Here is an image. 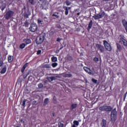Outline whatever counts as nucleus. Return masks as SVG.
I'll list each match as a JSON object with an SVG mask.
<instances>
[{
    "instance_id": "nucleus-1",
    "label": "nucleus",
    "mask_w": 127,
    "mask_h": 127,
    "mask_svg": "<svg viewBox=\"0 0 127 127\" xmlns=\"http://www.w3.org/2000/svg\"><path fill=\"white\" fill-rule=\"evenodd\" d=\"M45 37H46L45 33H42L40 34L36 39V44L38 45H39V44H42V43H43V41H44V40L45 39Z\"/></svg>"
},
{
    "instance_id": "nucleus-2",
    "label": "nucleus",
    "mask_w": 127,
    "mask_h": 127,
    "mask_svg": "<svg viewBox=\"0 0 127 127\" xmlns=\"http://www.w3.org/2000/svg\"><path fill=\"white\" fill-rule=\"evenodd\" d=\"M118 119V112L117 108H114L111 113V120L112 123H115Z\"/></svg>"
},
{
    "instance_id": "nucleus-3",
    "label": "nucleus",
    "mask_w": 127,
    "mask_h": 127,
    "mask_svg": "<svg viewBox=\"0 0 127 127\" xmlns=\"http://www.w3.org/2000/svg\"><path fill=\"white\" fill-rule=\"evenodd\" d=\"M13 14H14V12L9 10L8 11L5 12V14L4 15V17L5 19L8 20V19H10V18L13 16Z\"/></svg>"
},
{
    "instance_id": "nucleus-4",
    "label": "nucleus",
    "mask_w": 127,
    "mask_h": 127,
    "mask_svg": "<svg viewBox=\"0 0 127 127\" xmlns=\"http://www.w3.org/2000/svg\"><path fill=\"white\" fill-rule=\"evenodd\" d=\"M112 110L111 106H102L99 108V110L101 112H111Z\"/></svg>"
},
{
    "instance_id": "nucleus-5",
    "label": "nucleus",
    "mask_w": 127,
    "mask_h": 127,
    "mask_svg": "<svg viewBox=\"0 0 127 127\" xmlns=\"http://www.w3.org/2000/svg\"><path fill=\"white\" fill-rule=\"evenodd\" d=\"M103 44L104 45L105 48L107 50V51H112V46L110 43H108V42L106 40L103 41Z\"/></svg>"
},
{
    "instance_id": "nucleus-6",
    "label": "nucleus",
    "mask_w": 127,
    "mask_h": 127,
    "mask_svg": "<svg viewBox=\"0 0 127 127\" xmlns=\"http://www.w3.org/2000/svg\"><path fill=\"white\" fill-rule=\"evenodd\" d=\"M96 47L98 51H100V53H104V52H105V50L104 46H102L101 44H97L96 45Z\"/></svg>"
},
{
    "instance_id": "nucleus-7",
    "label": "nucleus",
    "mask_w": 127,
    "mask_h": 127,
    "mask_svg": "<svg viewBox=\"0 0 127 127\" xmlns=\"http://www.w3.org/2000/svg\"><path fill=\"white\" fill-rule=\"evenodd\" d=\"M38 27H37V25L36 24H32L29 28L30 31L31 32H35V31H37Z\"/></svg>"
},
{
    "instance_id": "nucleus-8",
    "label": "nucleus",
    "mask_w": 127,
    "mask_h": 127,
    "mask_svg": "<svg viewBox=\"0 0 127 127\" xmlns=\"http://www.w3.org/2000/svg\"><path fill=\"white\" fill-rule=\"evenodd\" d=\"M105 12H102V13H99L94 16V18L95 19H100V18H103L105 16Z\"/></svg>"
},
{
    "instance_id": "nucleus-9",
    "label": "nucleus",
    "mask_w": 127,
    "mask_h": 127,
    "mask_svg": "<svg viewBox=\"0 0 127 127\" xmlns=\"http://www.w3.org/2000/svg\"><path fill=\"white\" fill-rule=\"evenodd\" d=\"M120 43H123V45L124 46H127V40L125 39L123 37H121L120 39Z\"/></svg>"
},
{
    "instance_id": "nucleus-10",
    "label": "nucleus",
    "mask_w": 127,
    "mask_h": 127,
    "mask_svg": "<svg viewBox=\"0 0 127 127\" xmlns=\"http://www.w3.org/2000/svg\"><path fill=\"white\" fill-rule=\"evenodd\" d=\"M64 9H65V15H68L69 14V9H71V8L70 7H67V6H64L63 7Z\"/></svg>"
},
{
    "instance_id": "nucleus-11",
    "label": "nucleus",
    "mask_w": 127,
    "mask_h": 127,
    "mask_svg": "<svg viewBox=\"0 0 127 127\" xmlns=\"http://www.w3.org/2000/svg\"><path fill=\"white\" fill-rule=\"evenodd\" d=\"M47 79L49 82H52V81L56 80V77L55 76H48Z\"/></svg>"
},
{
    "instance_id": "nucleus-12",
    "label": "nucleus",
    "mask_w": 127,
    "mask_h": 127,
    "mask_svg": "<svg viewBox=\"0 0 127 127\" xmlns=\"http://www.w3.org/2000/svg\"><path fill=\"white\" fill-rule=\"evenodd\" d=\"M7 60L8 63H11L13 61V56L9 55L7 57Z\"/></svg>"
},
{
    "instance_id": "nucleus-13",
    "label": "nucleus",
    "mask_w": 127,
    "mask_h": 127,
    "mask_svg": "<svg viewBox=\"0 0 127 127\" xmlns=\"http://www.w3.org/2000/svg\"><path fill=\"white\" fill-rule=\"evenodd\" d=\"M117 45V52H121V51H122V50L123 49V48H122V46H121V45H120V44L117 43L116 44Z\"/></svg>"
},
{
    "instance_id": "nucleus-14",
    "label": "nucleus",
    "mask_w": 127,
    "mask_h": 127,
    "mask_svg": "<svg viewBox=\"0 0 127 127\" xmlns=\"http://www.w3.org/2000/svg\"><path fill=\"white\" fill-rule=\"evenodd\" d=\"M78 107V104L77 103H73L71 105L70 107V110H74Z\"/></svg>"
},
{
    "instance_id": "nucleus-15",
    "label": "nucleus",
    "mask_w": 127,
    "mask_h": 127,
    "mask_svg": "<svg viewBox=\"0 0 127 127\" xmlns=\"http://www.w3.org/2000/svg\"><path fill=\"white\" fill-rule=\"evenodd\" d=\"M27 65H28V63H26L25 64L23 65V67L21 69V73H23L24 72V70L26 69V67H27Z\"/></svg>"
},
{
    "instance_id": "nucleus-16",
    "label": "nucleus",
    "mask_w": 127,
    "mask_h": 127,
    "mask_svg": "<svg viewBox=\"0 0 127 127\" xmlns=\"http://www.w3.org/2000/svg\"><path fill=\"white\" fill-rule=\"evenodd\" d=\"M24 42L26 45H28V44H30L31 43V40H30V39H26L24 40Z\"/></svg>"
},
{
    "instance_id": "nucleus-17",
    "label": "nucleus",
    "mask_w": 127,
    "mask_h": 127,
    "mask_svg": "<svg viewBox=\"0 0 127 127\" xmlns=\"http://www.w3.org/2000/svg\"><path fill=\"white\" fill-rule=\"evenodd\" d=\"M93 26V20H90V22L88 24V26L87 27V30H90L92 27Z\"/></svg>"
},
{
    "instance_id": "nucleus-18",
    "label": "nucleus",
    "mask_w": 127,
    "mask_h": 127,
    "mask_svg": "<svg viewBox=\"0 0 127 127\" xmlns=\"http://www.w3.org/2000/svg\"><path fill=\"white\" fill-rule=\"evenodd\" d=\"M63 76L64 78H71L72 75L71 73H64Z\"/></svg>"
},
{
    "instance_id": "nucleus-19",
    "label": "nucleus",
    "mask_w": 127,
    "mask_h": 127,
    "mask_svg": "<svg viewBox=\"0 0 127 127\" xmlns=\"http://www.w3.org/2000/svg\"><path fill=\"white\" fill-rule=\"evenodd\" d=\"M101 125L102 127H106L107 126V121L106 120L103 119Z\"/></svg>"
},
{
    "instance_id": "nucleus-20",
    "label": "nucleus",
    "mask_w": 127,
    "mask_h": 127,
    "mask_svg": "<svg viewBox=\"0 0 127 127\" xmlns=\"http://www.w3.org/2000/svg\"><path fill=\"white\" fill-rule=\"evenodd\" d=\"M49 103V99L45 98L44 101V106H47Z\"/></svg>"
},
{
    "instance_id": "nucleus-21",
    "label": "nucleus",
    "mask_w": 127,
    "mask_h": 127,
    "mask_svg": "<svg viewBox=\"0 0 127 127\" xmlns=\"http://www.w3.org/2000/svg\"><path fill=\"white\" fill-rule=\"evenodd\" d=\"M66 60H67V61H72L73 60V57L69 55H67L66 56Z\"/></svg>"
},
{
    "instance_id": "nucleus-22",
    "label": "nucleus",
    "mask_w": 127,
    "mask_h": 127,
    "mask_svg": "<svg viewBox=\"0 0 127 127\" xmlns=\"http://www.w3.org/2000/svg\"><path fill=\"white\" fill-rule=\"evenodd\" d=\"M122 24L123 25V26L125 27H127V21H126V19H123L122 20Z\"/></svg>"
},
{
    "instance_id": "nucleus-23",
    "label": "nucleus",
    "mask_w": 127,
    "mask_h": 127,
    "mask_svg": "<svg viewBox=\"0 0 127 127\" xmlns=\"http://www.w3.org/2000/svg\"><path fill=\"white\" fill-rule=\"evenodd\" d=\"M43 20L41 19V18H39L38 19V24H39L40 25H42L43 24Z\"/></svg>"
},
{
    "instance_id": "nucleus-24",
    "label": "nucleus",
    "mask_w": 127,
    "mask_h": 127,
    "mask_svg": "<svg viewBox=\"0 0 127 127\" xmlns=\"http://www.w3.org/2000/svg\"><path fill=\"white\" fill-rule=\"evenodd\" d=\"M25 46H26V45L24 43H22L19 45V48L20 49H24V48H25Z\"/></svg>"
},
{
    "instance_id": "nucleus-25",
    "label": "nucleus",
    "mask_w": 127,
    "mask_h": 127,
    "mask_svg": "<svg viewBox=\"0 0 127 127\" xmlns=\"http://www.w3.org/2000/svg\"><path fill=\"white\" fill-rule=\"evenodd\" d=\"M6 72V66H5L4 67H3L1 70V74H4Z\"/></svg>"
},
{
    "instance_id": "nucleus-26",
    "label": "nucleus",
    "mask_w": 127,
    "mask_h": 127,
    "mask_svg": "<svg viewBox=\"0 0 127 127\" xmlns=\"http://www.w3.org/2000/svg\"><path fill=\"white\" fill-rule=\"evenodd\" d=\"M6 7V5H5V4H3L2 5H1L0 7V8L1 9V10L2 11H3V10H4V9H5Z\"/></svg>"
},
{
    "instance_id": "nucleus-27",
    "label": "nucleus",
    "mask_w": 127,
    "mask_h": 127,
    "mask_svg": "<svg viewBox=\"0 0 127 127\" xmlns=\"http://www.w3.org/2000/svg\"><path fill=\"white\" fill-rule=\"evenodd\" d=\"M52 62H57V57H53L51 58Z\"/></svg>"
},
{
    "instance_id": "nucleus-28",
    "label": "nucleus",
    "mask_w": 127,
    "mask_h": 127,
    "mask_svg": "<svg viewBox=\"0 0 127 127\" xmlns=\"http://www.w3.org/2000/svg\"><path fill=\"white\" fill-rule=\"evenodd\" d=\"M53 101L54 104H57V98L56 97V96H54Z\"/></svg>"
},
{
    "instance_id": "nucleus-29",
    "label": "nucleus",
    "mask_w": 127,
    "mask_h": 127,
    "mask_svg": "<svg viewBox=\"0 0 127 127\" xmlns=\"http://www.w3.org/2000/svg\"><path fill=\"white\" fill-rule=\"evenodd\" d=\"M83 69H84V71H85V72H86V73H88V72H89V70H90V68H89V67H88L87 66H84Z\"/></svg>"
},
{
    "instance_id": "nucleus-30",
    "label": "nucleus",
    "mask_w": 127,
    "mask_h": 127,
    "mask_svg": "<svg viewBox=\"0 0 127 127\" xmlns=\"http://www.w3.org/2000/svg\"><path fill=\"white\" fill-rule=\"evenodd\" d=\"M88 74H89V75H94V71H93V70H91V69L89 68V70L88 71V72H87Z\"/></svg>"
},
{
    "instance_id": "nucleus-31",
    "label": "nucleus",
    "mask_w": 127,
    "mask_h": 127,
    "mask_svg": "<svg viewBox=\"0 0 127 127\" xmlns=\"http://www.w3.org/2000/svg\"><path fill=\"white\" fill-rule=\"evenodd\" d=\"M44 68H51V65H50V64H46L44 65Z\"/></svg>"
},
{
    "instance_id": "nucleus-32",
    "label": "nucleus",
    "mask_w": 127,
    "mask_h": 127,
    "mask_svg": "<svg viewBox=\"0 0 127 127\" xmlns=\"http://www.w3.org/2000/svg\"><path fill=\"white\" fill-rule=\"evenodd\" d=\"M58 65V64L57 63H54L52 64V67H53V68H55V67H57Z\"/></svg>"
},
{
    "instance_id": "nucleus-33",
    "label": "nucleus",
    "mask_w": 127,
    "mask_h": 127,
    "mask_svg": "<svg viewBox=\"0 0 127 127\" xmlns=\"http://www.w3.org/2000/svg\"><path fill=\"white\" fill-rule=\"evenodd\" d=\"M26 99H24L22 102V106L24 108H25V103H26Z\"/></svg>"
},
{
    "instance_id": "nucleus-34",
    "label": "nucleus",
    "mask_w": 127,
    "mask_h": 127,
    "mask_svg": "<svg viewBox=\"0 0 127 127\" xmlns=\"http://www.w3.org/2000/svg\"><path fill=\"white\" fill-rule=\"evenodd\" d=\"M38 87L39 89H42V88H43V84L40 83L38 84Z\"/></svg>"
},
{
    "instance_id": "nucleus-35",
    "label": "nucleus",
    "mask_w": 127,
    "mask_h": 127,
    "mask_svg": "<svg viewBox=\"0 0 127 127\" xmlns=\"http://www.w3.org/2000/svg\"><path fill=\"white\" fill-rule=\"evenodd\" d=\"M73 125H74V126H79V122H78L77 121L74 120L73 121Z\"/></svg>"
},
{
    "instance_id": "nucleus-36",
    "label": "nucleus",
    "mask_w": 127,
    "mask_h": 127,
    "mask_svg": "<svg viewBox=\"0 0 127 127\" xmlns=\"http://www.w3.org/2000/svg\"><path fill=\"white\" fill-rule=\"evenodd\" d=\"M65 3L66 4V5H70V4H71V2L69 1V0H66L65 1Z\"/></svg>"
},
{
    "instance_id": "nucleus-37",
    "label": "nucleus",
    "mask_w": 127,
    "mask_h": 127,
    "mask_svg": "<svg viewBox=\"0 0 127 127\" xmlns=\"http://www.w3.org/2000/svg\"><path fill=\"white\" fill-rule=\"evenodd\" d=\"M29 2L32 5L34 4V0H29Z\"/></svg>"
},
{
    "instance_id": "nucleus-38",
    "label": "nucleus",
    "mask_w": 127,
    "mask_h": 127,
    "mask_svg": "<svg viewBox=\"0 0 127 127\" xmlns=\"http://www.w3.org/2000/svg\"><path fill=\"white\" fill-rule=\"evenodd\" d=\"M127 91L124 95V100H123L124 102L126 101V98H127Z\"/></svg>"
},
{
    "instance_id": "nucleus-39",
    "label": "nucleus",
    "mask_w": 127,
    "mask_h": 127,
    "mask_svg": "<svg viewBox=\"0 0 127 127\" xmlns=\"http://www.w3.org/2000/svg\"><path fill=\"white\" fill-rule=\"evenodd\" d=\"M93 60L95 62H98V61H99V58L95 57L94 58Z\"/></svg>"
},
{
    "instance_id": "nucleus-40",
    "label": "nucleus",
    "mask_w": 127,
    "mask_h": 127,
    "mask_svg": "<svg viewBox=\"0 0 127 127\" xmlns=\"http://www.w3.org/2000/svg\"><path fill=\"white\" fill-rule=\"evenodd\" d=\"M92 81L93 83H95V84H96L97 82H98V81L97 80V79L92 78Z\"/></svg>"
},
{
    "instance_id": "nucleus-41",
    "label": "nucleus",
    "mask_w": 127,
    "mask_h": 127,
    "mask_svg": "<svg viewBox=\"0 0 127 127\" xmlns=\"http://www.w3.org/2000/svg\"><path fill=\"white\" fill-rule=\"evenodd\" d=\"M40 54H41V50H39L37 52V55H40Z\"/></svg>"
},
{
    "instance_id": "nucleus-42",
    "label": "nucleus",
    "mask_w": 127,
    "mask_h": 127,
    "mask_svg": "<svg viewBox=\"0 0 127 127\" xmlns=\"http://www.w3.org/2000/svg\"><path fill=\"white\" fill-rule=\"evenodd\" d=\"M3 65V62L2 61H0V67H2Z\"/></svg>"
},
{
    "instance_id": "nucleus-43",
    "label": "nucleus",
    "mask_w": 127,
    "mask_h": 127,
    "mask_svg": "<svg viewBox=\"0 0 127 127\" xmlns=\"http://www.w3.org/2000/svg\"><path fill=\"white\" fill-rule=\"evenodd\" d=\"M57 41L58 42H60V41H61V38H58L57 39Z\"/></svg>"
},
{
    "instance_id": "nucleus-44",
    "label": "nucleus",
    "mask_w": 127,
    "mask_h": 127,
    "mask_svg": "<svg viewBox=\"0 0 127 127\" xmlns=\"http://www.w3.org/2000/svg\"><path fill=\"white\" fill-rule=\"evenodd\" d=\"M53 16H55L56 17H57V18L59 17V15H56L55 14H53Z\"/></svg>"
},
{
    "instance_id": "nucleus-45",
    "label": "nucleus",
    "mask_w": 127,
    "mask_h": 127,
    "mask_svg": "<svg viewBox=\"0 0 127 127\" xmlns=\"http://www.w3.org/2000/svg\"><path fill=\"white\" fill-rule=\"evenodd\" d=\"M2 57H1V54H0V61H1V59H2Z\"/></svg>"
},
{
    "instance_id": "nucleus-46",
    "label": "nucleus",
    "mask_w": 127,
    "mask_h": 127,
    "mask_svg": "<svg viewBox=\"0 0 127 127\" xmlns=\"http://www.w3.org/2000/svg\"><path fill=\"white\" fill-rule=\"evenodd\" d=\"M39 0L42 3L44 2V1H45V0Z\"/></svg>"
},
{
    "instance_id": "nucleus-47",
    "label": "nucleus",
    "mask_w": 127,
    "mask_h": 127,
    "mask_svg": "<svg viewBox=\"0 0 127 127\" xmlns=\"http://www.w3.org/2000/svg\"><path fill=\"white\" fill-rule=\"evenodd\" d=\"M20 122L21 123H22V124L23 123H24V121H23V120H22V119H21V120H20Z\"/></svg>"
},
{
    "instance_id": "nucleus-48",
    "label": "nucleus",
    "mask_w": 127,
    "mask_h": 127,
    "mask_svg": "<svg viewBox=\"0 0 127 127\" xmlns=\"http://www.w3.org/2000/svg\"><path fill=\"white\" fill-rule=\"evenodd\" d=\"M125 30L126 31V32L127 33V27H125Z\"/></svg>"
},
{
    "instance_id": "nucleus-49",
    "label": "nucleus",
    "mask_w": 127,
    "mask_h": 127,
    "mask_svg": "<svg viewBox=\"0 0 127 127\" xmlns=\"http://www.w3.org/2000/svg\"><path fill=\"white\" fill-rule=\"evenodd\" d=\"M103 0V1H109V0Z\"/></svg>"
},
{
    "instance_id": "nucleus-50",
    "label": "nucleus",
    "mask_w": 127,
    "mask_h": 127,
    "mask_svg": "<svg viewBox=\"0 0 127 127\" xmlns=\"http://www.w3.org/2000/svg\"><path fill=\"white\" fill-rule=\"evenodd\" d=\"M36 101H34L33 102V104H36Z\"/></svg>"
},
{
    "instance_id": "nucleus-51",
    "label": "nucleus",
    "mask_w": 127,
    "mask_h": 127,
    "mask_svg": "<svg viewBox=\"0 0 127 127\" xmlns=\"http://www.w3.org/2000/svg\"><path fill=\"white\" fill-rule=\"evenodd\" d=\"M59 127H63V125H61V126L59 125Z\"/></svg>"
},
{
    "instance_id": "nucleus-52",
    "label": "nucleus",
    "mask_w": 127,
    "mask_h": 127,
    "mask_svg": "<svg viewBox=\"0 0 127 127\" xmlns=\"http://www.w3.org/2000/svg\"><path fill=\"white\" fill-rule=\"evenodd\" d=\"M41 6L42 7V8H43V4H41Z\"/></svg>"
},
{
    "instance_id": "nucleus-53",
    "label": "nucleus",
    "mask_w": 127,
    "mask_h": 127,
    "mask_svg": "<svg viewBox=\"0 0 127 127\" xmlns=\"http://www.w3.org/2000/svg\"><path fill=\"white\" fill-rule=\"evenodd\" d=\"M62 49V48H61L60 50Z\"/></svg>"
}]
</instances>
